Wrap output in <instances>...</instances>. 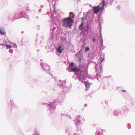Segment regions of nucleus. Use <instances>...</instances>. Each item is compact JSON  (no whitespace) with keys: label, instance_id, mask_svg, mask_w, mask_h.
Here are the masks:
<instances>
[{"label":"nucleus","instance_id":"f257e3e1","mask_svg":"<svg viewBox=\"0 0 135 135\" xmlns=\"http://www.w3.org/2000/svg\"><path fill=\"white\" fill-rule=\"evenodd\" d=\"M62 21V26L66 27H69L70 28H71L72 23L74 22L73 19L68 17L63 18Z\"/></svg>","mask_w":135,"mask_h":135},{"label":"nucleus","instance_id":"f03ea898","mask_svg":"<svg viewBox=\"0 0 135 135\" xmlns=\"http://www.w3.org/2000/svg\"><path fill=\"white\" fill-rule=\"evenodd\" d=\"M102 8L99 7V6L94 7H93V11L95 14H97Z\"/></svg>","mask_w":135,"mask_h":135},{"label":"nucleus","instance_id":"7ed1b4c3","mask_svg":"<svg viewBox=\"0 0 135 135\" xmlns=\"http://www.w3.org/2000/svg\"><path fill=\"white\" fill-rule=\"evenodd\" d=\"M69 17L68 18H70L71 19H72L74 17L75 15L73 13V12H70L69 14Z\"/></svg>","mask_w":135,"mask_h":135},{"label":"nucleus","instance_id":"20e7f679","mask_svg":"<svg viewBox=\"0 0 135 135\" xmlns=\"http://www.w3.org/2000/svg\"><path fill=\"white\" fill-rule=\"evenodd\" d=\"M84 76H85L84 75L82 76H80L79 78V80L82 83H83V81L84 80Z\"/></svg>","mask_w":135,"mask_h":135},{"label":"nucleus","instance_id":"39448f33","mask_svg":"<svg viewBox=\"0 0 135 135\" xmlns=\"http://www.w3.org/2000/svg\"><path fill=\"white\" fill-rule=\"evenodd\" d=\"M85 86L87 89L88 88H89L90 86V83L88 81H86L84 83Z\"/></svg>","mask_w":135,"mask_h":135},{"label":"nucleus","instance_id":"423d86ee","mask_svg":"<svg viewBox=\"0 0 135 135\" xmlns=\"http://www.w3.org/2000/svg\"><path fill=\"white\" fill-rule=\"evenodd\" d=\"M0 33L1 35H2L5 34L6 33L5 31L3 28H0Z\"/></svg>","mask_w":135,"mask_h":135},{"label":"nucleus","instance_id":"0eeeda50","mask_svg":"<svg viewBox=\"0 0 135 135\" xmlns=\"http://www.w3.org/2000/svg\"><path fill=\"white\" fill-rule=\"evenodd\" d=\"M83 22L82 21L80 25L79 26L78 29L80 30H81L83 28Z\"/></svg>","mask_w":135,"mask_h":135},{"label":"nucleus","instance_id":"6e6552de","mask_svg":"<svg viewBox=\"0 0 135 135\" xmlns=\"http://www.w3.org/2000/svg\"><path fill=\"white\" fill-rule=\"evenodd\" d=\"M71 70L73 72H77L79 71V69L77 68H72Z\"/></svg>","mask_w":135,"mask_h":135},{"label":"nucleus","instance_id":"1a4fd4ad","mask_svg":"<svg viewBox=\"0 0 135 135\" xmlns=\"http://www.w3.org/2000/svg\"><path fill=\"white\" fill-rule=\"evenodd\" d=\"M61 46H60L57 49V51L59 52L60 53H62V51L61 50Z\"/></svg>","mask_w":135,"mask_h":135},{"label":"nucleus","instance_id":"9d476101","mask_svg":"<svg viewBox=\"0 0 135 135\" xmlns=\"http://www.w3.org/2000/svg\"><path fill=\"white\" fill-rule=\"evenodd\" d=\"M6 46L7 49H10L11 47V46L8 44L6 45Z\"/></svg>","mask_w":135,"mask_h":135},{"label":"nucleus","instance_id":"9b49d317","mask_svg":"<svg viewBox=\"0 0 135 135\" xmlns=\"http://www.w3.org/2000/svg\"><path fill=\"white\" fill-rule=\"evenodd\" d=\"M90 50V49L88 46H87L85 48V52H86L87 51Z\"/></svg>","mask_w":135,"mask_h":135},{"label":"nucleus","instance_id":"f8f14e48","mask_svg":"<svg viewBox=\"0 0 135 135\" xmlns=\"http://www.w3.org/2000/svg\"><path fill=\"white\" fill-rule=\"evenodd\" d=\"M74 64L73 62H71L70 64V67H72L74 65Z\"/></svg>","mask_w":135,"mask_h":135},{"label":"nucleus","instance_id":"ddd939ff","mask_svg":"<svg viewBox=\"0 0 135 135\" xmlns=\"http://www.w3.org/2000/svg\"><path fill=\"white\" fill-rule=\"evenodd\" d=\"M100 75L99 74H97V79L98 80V78H99V77H100Z\"/></svg>","mask_w":135,"mask_h":135},{"label":"nucleus","instance_id":"4468645a","mask_svg":"<svg viewBox=\"0 0 135 135\" xmlns=\"http://www.w3.org/2000/svg\"><path fill=\"white\" fill-rule=\"evenodd\" d=\"M102 2L103 4V5L102 8H103L104 5V1H103Z\"/></svg>","mask_w":135,"mask_h":135},{"label":"nucleus","instance_id":"2eb2a0df","mask_svg":"<svg viewBox=\"0 0 135 135\" xmlns=\"http://www.w3.org/2000/svg\"><path fill=\"white\" fill-rule=\"evenodd\" d=\"M122 92H126V90H122Z\"/></svg>","mask_w":135,"mask_h":135},{"label":"nucleus","instance_id":"dca6fc26","mask_svg":"<svg viewBox=\"0 0 135 135\" xmlns=\"http://www.w3.org/2000/svg\"><path fill=\"white\" fill-rule=\"evenodd\" d=\"M93 41H94V42H95V38L93 39Z\"/></svg>","mask_w":135,"mask_h":135},{"label":"nucleus","instance_id":"f3484780","mask_svg":"<svg viewBox=\"0 0 135 135\" xmlns=\"http://www.w3.org/2000/svg\"><path fill=\"white\" fill-rule=\"evenodd\" d=\"M81 61V60L80 59L79 60V61Z\"/></svg>","mask_w":135,"mask_h":135}]
</instances>
